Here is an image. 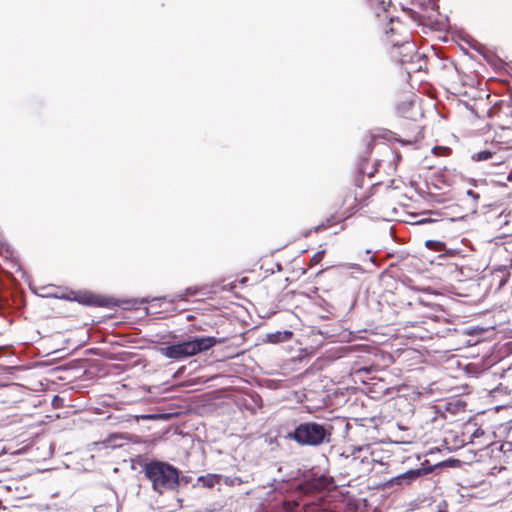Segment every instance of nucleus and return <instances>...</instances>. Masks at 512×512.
I'll return each mask as SVG.
<instances>
[{
  "instance_id": "nucleus-1",
  "label": "nucleus",
  "mask_w": 512,
  "mask_h": 512,
  "mask_svg": "<svg viewBox=\"0 0 512 512\" xmlns=\"http://www.w3.org/2000/svg\"><path fill=\"white\" fill-rule=\"evenodd\" d=\"M146 478L151 482L155 492L175 491L180 484V471L168 462L152 460L143 468Z\"/></svg>"
},
{
  "instance_id": "nucleus-2",
  "label": "nucleus",
  "mask_w": 512,
  "mask_h": 512,
  "mask_svg": "<svg viewBox=\"0 0 512 512\" xmlns=\"http://www.w3.org/2000/svg\"><path fill=\"white\" fill-rule=\"evenodd\" d=\"M331 435V425L316 421H304L297 424L293 431L286 435V439L293 440L300 446L317 447L329 443Z\"/></svg>"
},
{
  "instance_id": "nucleus-3",
  "label": "nucleus",
  "mask_w": 512,
  "mask_h": 512,
  "mask_svg": "<svg viewBox=\"0 0 512 512\" xmlns=\"http://www.w3.org/2000/svg\"><path fill=\"white\" fill-rule=\"evenodd\" d=\"M220 342L213 336L191 337L188 340L162 347L160 352L166 358L181 360L208 351Z\"/></svg>"
},
{
  "instance_id": "nucleus-4",
  "label": "nucleus",
  "mask_w": 512,
  "mask_h": 512,
  "mask_svg": "<svg viewBox=\"0 0 512 512\" xmlns=\"http://www.w3.org/2000/svg\"><path fill=\"white\" fill-rule=\"evenodd\" d=\"M441 464H438L440 466ZM437 465L432 466L428 464V461H424L420 468L410 469L402 474H399L393 478H391L387 483V487L394 486H409L410 484L418 481L420 478L430 474L433 472L434 468Z\"/></svg>"
},
{
  "instance_id": "nucleus-5",
  "label": "nucleus",
  "mask_w": 512,
  "mask_h": 512,
  "mask_svg": "<svg viewBox=\"0 0 512 512\" xmlns=\"http://www.w3.org/2000/svg\"><path fill=\"white\" fill-rule=\"evenodd\" d=\"M73 301L78 302L85 306H96V307H105L107 306V300L104 297L97 296L90 292H79L72 293Z\"/></svg>"
},
{
  "instance_id": "nucleus-6",
  "label": "nucleus",
  "mask_w": 512,
  "mask_h": 512,
  "mask_svg": "<svg viewBox=\"0 0 512 512\" xmlns=\"http://www.w3.org/2000/svg\"><path fill=\"white\" fill-rule=\"evenodd\" d=\"M222 476L218 474H207L198 478V483L203 487L213 488L215 485L220 483Z\"/></svg>"
},
{
  "instance_id": "nucleus-7",
  "label": "nucleus",
  "mask_w": 512,
  "mask_h": 512,
  "mask_svg": "<svg viewBox=\"0 0 512 512\" xmlns=\"http://www.w3.org/2000/svg\"><path fill=\"white\" fill-rule=\"evenodd\" d=\"M268 340L271 343H279L289 340L292 337L291 331H278L272 334H268Z\"/></svg>"
},
{
  "instance_id": "nucleus-8",
  "label": "nucleus",
  "mask_w": 512,
  "mask_h": 512,
  "mask_svg": "<svg viewBox=\"0 0 512 512\" xmlns=\"http://www.w3.org/2000/svg\"><path fill=\"white\" fill-rule=\"evenodd\" d=\"M423 217L418 219L415 224H418V225H423V224H427V223H434V222H438V221H443L442 218H432L431 215H435L437 217H440V213L437 212V211H426L424 212L423 214Z\"/></svg>"
},
{
  "instance_id": "nucleus-9",
  "label": "nucleus",
  "mask_w": 512,
  "mask_h": 512,
  "mask_svg": "<svg viewBox=\"0 0 512 512\" xmlns=\"http://www.w3.org/2000/svg\"><path fill=\"white\" fill-rule=\"evenodd\" d=\"M494 158V153L490 150H483L477 153L472 154L471 159L473 161L481 162V161H487L489 159Z\"/></svg>"
},
{
  "instance_id": "nucleus-10",
  "label": "nucleus",
  "mask_w": 512,
  "mask_h": 512,
  "mask_svg": "<svg viewBox=\"0 0 512 512\" xmlns=\"http://www.w3.org/2000/svg\"><path fill=\"white\" fill-rule=\"evenodd\" d=\"M466 195L473 200V203L470 205L469 208H470L471 212L475 213L477 211V207H478L477 203L480 199V195L478 193L474 192L473 190H467Z\"/></svg>"
},
{
  "instance_id": "nucleus-11",
  "label": "nucleus",
  "mask_w": 512,
  "mask_h": 512,
  "mask_svg": "<svg viewBox=\"0 0 512 512\" xmlns=\"http://www.w3.org/2000/svg\"><path fill=\"white\" fill-rule=\"evenodd\" d=\"M427 248L432 249L437 252H442L445 249V244L441 241L436 240H427L425 242Z\"/></svg>"
},
{
  "instance_id": "nucleus-12",
  "label": "nucleus",
  "mask_w": 512,
  "mask_h": 512,
  "mask_svg": "<svg viewBox=\"0 0 512 512\" xmlns=\"http://www.w3.org/2000/svg\"><path fill=\"white\" fill-rule=\"evenodd\" d=\"M196 294V290L193 288H187L183 294H177L171 299V302H175L176 300H186L188 296H192Z\"/></svg>"
},
{
  "instance_id": "nucleus-13",
  "label": "nucleus",
  "mask_w": 512,
  "mask_h": 512,
  "mask_svg": "<svg viewBox=\"0 0 512 512\" xmlns=\"http://www.w3.org/2000/svg\"><path fill=\"white\" fill-rule=\"evenodd\" d=\"M324 254H325L324 250H321V251H318L317 253H315L311 258L312 264H314V265L318 264L323 259Z\"/></svg>"
},
{
  "instance_id": "nucleus-14",
  "label": "nucleus",
  "mask_w": 512,
  "mask_h": 512,
  "mask_svg": "<svg viewBox=\"0 0 512 512\" xmlns=\"http://www.w3.org/2000/svg\"><path fill=\"white\" fill-rule=\"evenodd\" d=\"M221 510V507L218 505H209L204 508V512H219Z\"/></svg>"
},
{
  "instance_id": "nucleus-15",
  "label": "nucleus",
  "mask_w": 512,
  "mask_h": 512,
  "mask_svg": "<svg viewBox=\"0 0 512 512\" xmlns=\"http://www.w3.org/2000/svg\"><path fill=\"white\" fill-rule=\"evenodd\" d=\"M72 293H76V292L75 291H70L68 293L62 294V295L57 296V297L60 298V299H65V300L73 301L71 299V298H73V294Z\"/></svg>"
},
{
  "instance_id": "nucleus-16",
  "label": "nucleus",
  "mask_w": 512,
  "mask_h": 512,
  "mask_svg": "<svg viewBox=\"0 0 512 512\" xmlns=\"http://www.w3.org/2000/svg\"><path fill=\"white\" fill-rule=\"evenodd\" d=\"M61 509H62V508H61V507H59L56 503H54V504H49V505L47 506V510H48V511H50V512H57V511H59V510H61Z\"/></svg>"
},
{
  "instance_id": "nucleus-17",
  "label": "nucleus",
  "mask_w": 512,
  "mask_h": 512,
  "mask_svg": "<svg viewBox=\"0 0 512 512\" xmlns=\"http://www.w3.org/2000/svg\"><path fill=\"white\" fill-rule=\"evenodd\" d=\"M493 160H494V161H493V164H494V165H500V164H502V163H503L502 158H501V157L496 156V154H495V153H494V158H493Z\"/></svg>"
},
{
  "instance_id": "nucleus-18",
  "label": "nucleus",
  "mask_w": 512,
  "mask_h": 512,
  "mask_svg": "<svg viewBox=\"0 0 512 512\" xmlns=\"http://www.w3.org/2000/svg\"><path fill=\"white\" fill-rule=\"evenodd\" d=\"M324 228H325V225H324V224H321V225H318V226L314 227V231H315V232H318V231H320V230H322V229H324Z\"/></svg>"
},
{
  "instance_id": "nucleus-19",
  "label": "nucleus",
  "mask_w": 512,
  "mask_h": 512,
  "mask_svg": "<svg viewBox=\"0 0 512 512\" xmlns=\"http://www.w3.org/2000/svg\"><path fill=\"white\" fill-rule=\"evenodd\" d=\"M363 173H364V174H366V175H368V177H370V178L374 176V170H373V171H372V170H369V172H367V171H363Z\"/></svg>"
},
{
  "instance_id": "nucleus-20",
  "label": "nucleus",
  "mask_w": 512,
  "mask_h": 512,
  "mask_svg": "<svg viewBox=\"0 0 512 512\" xmlns=\"http://www.w3.org/2000/svg\"><path fill=\"white\" fill-rule=\"evenodd\" d=\"M155 300H166V297H160V298H153L152 301H155Z\"/></svg>"
},
{
  "instance_id": "nucleus-21",
  "label": "nucleus",
  "mask_w": 512,
  "mask_h": 512,
  "mask_svg": "<svg viewBox=\"0 0 512 512\" xmlns=\"http://www.w3.org/2000/svg\"><path fill=\"white\" fill-rule=\"evenodd\" d=\"M463 218H464V216L457 217V219H463ZM449 220L454 221V220H456V218H450Z\"/></svg>"
},
{
  "instance_id": "nucleus-22",
  "label": "nucleus",
  "mask_w": 512,
  "mask_h": 512,
  "mask_svg": "<svg viewBox=\"0 0 512 512\" xmlns=\"http://www.w3.org/2000/svg\"><path fill=\"white\" fill-rule=\"evenodd\" d=\"M385 3H386V2H385V0H382V1H381V5H382V7H383L384 9H385V6H384V5H385Z\"/></svg>"
},
{
  "instance_id": "nucleus-23",
  "label": "nucleus",
  "mask_w": 512,
  "mask_h": 512,
  "mask_svg": "<svg viewBox=\"0 0 512 512\" xmlns=\"http://www.w3.org/2000/svg\"><path fill=\"white\" fill-rule=\"evenodd\" d=\"M406 45H407L408 47H413V45H412V44H410V42H406Z\"/></svg>"
},
{
  "instance_id": "nucleus-24",
  "label": "nucleus",
  "mask_w": 512,
  "mask_h": 512,
  "mask_svg": "<svg viewBox=\"0 0 512 512\" xmlns=\"http://www.w3.org/2000/svg\"><path fill=\"white\" fill-rule=\"evenodd\" d=\"M356 450L360 452L363 450V447H358Z\"/></svg>"
},
{
  "instance_id": "nucleus-25",
  "label": "nucleus",
  "mask_w": 512,
  "mask_h": 512,
  "mask_svg": "<svg viewBox=\"0 0 512 512\" xmlns=\"http://www.w3.org/2000/svg\"><path fill=\"white\" fill-rule=\"evenodd\" d=\"M149 302L147 299H143L142 303Z\"/></svg>"
},
{
  "instance_id": "nucleus-26",
  "label": "nucleus",
  "mask_w": 512,
  "mask_h": 512,
  "mask_svg": "<svg viewBox=\"0 0 512 512\" xmlns=\"http://www.w3.org/2000/svg\"><path fill=\"white\" fill-rule=\"evenodd\" d=\"M0 249H2V243H0Z\"/></svg>"
}]
</instances>
